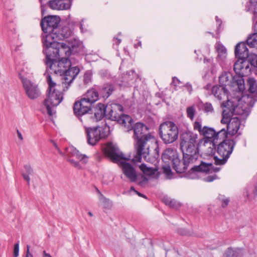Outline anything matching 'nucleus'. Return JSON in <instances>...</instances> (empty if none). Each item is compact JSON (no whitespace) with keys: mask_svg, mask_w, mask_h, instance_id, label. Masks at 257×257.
Returning a JSON list of instances; mask_svg holds the SVG:
<instances>
[{"mask_svg":"<svg viewBox=\"0 0 257 257\" xmlns=\"http://www.w3.org/2000/svg\"><path fill=\"white\" fill-rule=\"evenodd\" d=\"M229 91L224 86L214 85L211 88V94L219 101L228 99Z\"/></svg>","mask_w":257,"mask_h":257,"instance_id":"22","label":"nucleus"},{"mask_svg":"<svg viewBox=\"0 0 257 257\" xmlns=\"http://www.w3.org/2000/svg\"><path fill=\"white\" fill-rule=\"evenodd\" d=\"M94 117L96 121H99L103 118L105 119H110L111 120H115L116 116H112V113H94Z\"/></svg>","mask_w":257,"mask_h":257,"instance_id":"36","label":"nucleus"},{"mask_svg":"<svg viewBox=\"0 0 257 257\" xmlns=\"http://www.w3.org/2000/svg\"><path fill=\"white\" fill-rule=\"evenodd\" d=\"M223 196L221 195H219L217 199L220 202L222 208H225L228 206L230 202V199L228 198H222Z\"/></svg>","mask_w":257,"mask_h":257,"instance_id":"39","label":"nucleus"},{"mask_svg":"<svg viewBox=\"0 0 257 257\" xmlns=\"http://www.w3.org/2000/svg\"><path fill=\"white\" fill-rule=\"evenodd\" d=\"M186 112H195V105H191L187 108Z\"/></svg>","mask_w":257,"mask_h":257,"instance_id":"58","label":"nucleus"},{"mask_svg":"<svg viewBox=\"0 0 257 257\" xmlns=\"http://www.w3.org/2000/svg\"><path fill=\"white\" fill-rule=\"evenodd\" d=\"M180 83V81L176 77H173L172 78V84L174 86H177L178 84H179Z\"/></svg>","mask_w":257,"mask_h":257,"instance_id":"56","label":"nucleus"},{"mask_svg":"<svg viewBox=\"0 0 257 257\" xmlns=\"http://www.w3.org/2000/svg\"><path fill=\"white\" fill-rule=\"evenodd\" d=\"M178 134V126L173 121H166L160 125L159 135L166 144L174 142L177 139Z\"/></svg>","mask_w":257,"mask_h":257,"instance_id":"8","label":"nucleus"},{"mask_svg":"<svg viewBox=\"0 0 257 257\" xmlns=\"http://www.w3.org/2000/svg\"><path fill=\"white\" fill-rule=\"evenodd\" d=\"M220 170V168L219 167H215L213 165V167H211V171L210 173H217L219 172Z\"/></svg>","mask_w":257,"mask_h":257,"instance_id":"59","label":"nucleus"},{"mask_svg":"<svg viewBox=\"0 0 257 257\" xmlns=\"http://www.w3.org/2000/svg\"><path fill=\"white\" fill-rule=\"evenodd\" d=\"M60 22V18L56 16H48L42 19L40 25L42 31L47 34H52L54 37V30L57 28Z\"/></svg>","mask_w":257,"mask_h":257,"instance_id":"11","label":"nucleus"},{"mask_svg":"<svg viewBox=\"0 0 257 257\" xmlns=\"http://www.w3.org/2000/svg\"><path fill=\"white\" fill-rule=\"evenodd\" d=\"M216 50L217 52L219 53H221L223 54L226 53V49L222 45H219L217 47Z\"/></svg>","mask_w":257,"mask_h":257,"instance_id":"55","label":"nucleus"},{"mask_svg":"<svg viewBox=\"0 0 257 257\" xmlns=\"http://www.w3.org/2000/svg\"><path fill=\"white\" fill-rule=\"evenodd\" d=\"M55 74L62 75L69 66H71V61L67 58H61L60 60L57 59L51 63L46 65Z\"/></svg>","mask_w":257,"mask_h":257,"instance_id":"12","label":"nucleus"},{"mask_svg":"<svg viewBox=\"0 0 257 257\" xmlns=\"http://www.w3.org/2000/svg\"><path fill=\"white\" fill-rule=\"evenodd\" d=\"M236 144L234 139H229L228 136L222 135V140L209 147L208 153L213 156L216 165H223L227 162L232 154Z\"/></svg>","mask_w":257,"mask_h":257,"instance_id":"2","label":"nucleus"},{"mask_svg":"<svg viewBox=\"0 0 257 257\" xmlns=\"http://www.w3.org/2000/svg\"><path fill=\"white\" fill-rule=\"evenodd\" d=\"M92 74L89 71H87L85 73L83 77V82L86 84L89 83L91 80Z\"/></svg>","mask_w":257,"mask_h":257,"instance_id":"43","label":"nucleus"},{"mask_svg":"<svg viewBox=\"0 0 257 257\" xmlns=\"http://www.w3.org/2000/svg\"><path fill=\"white\" fill-rule=\"evenodd\" d=\"M104 125V127H100L101 128V130H100L101 131V134L108 133V136L110 134V131H109L110 127L107 124L106 122H105Z\"/></svg>","mask_w":257,"mask_h":257,"instance_id":"48","label":"nucleus"},{"mask_svg":"<svg viewBox=\"0 0 257 257\" xmlns=\"http://www.w3.org/2000/svg\"><path fill=\"white\" fill-rule=\"evenodd\" d=\"M177 233L182 235V236H186L188 235L189 234V231L184 228H179L177 230Z\"/></svg>","mask_w":257,"mask_h":257,"instance_id":"53","label":"nucleus"},{"mask_svg":"<svg viewBox=\"0 0 257 257\" xmlns=\"http://www.w3.org/2000/svg\"><path fill=\"white\" fill-rule=\"evenodd\" d=\"M100 97L106 99L115 90V85L111 83H105L102 85H97Z\"/></svg>","mask_w":257,"mask_h":257,"instance_id":"20","label":"nucleus"},{"mask_svg":"<svg viewBox=\"0 0 257 257\" xmlns=\"http://www.w3.org/2000/svg\"><path fill=\"white\" fill-rule=\"evenodd\" d=\"M71 31L68 27L64 26L62 28L61 34L64 37H68L71 35Z\"/></svg>","mask_w":257,"mask_h":257,"instance_id":"45","label":"nucleus"},{"mask_svg":"<svg viewBox=\"0 0 257 257\" xmlns=\"http://www.w3.org/2000/svg\"><path fill=\"white\" fill-rule=\"evenodd\" d=\"M155 146L153 153L148 151L146 155L144 156L145 160L152 164L158 163L160 160V148L158 141H156Z\"/></svg>","mask_w":257,"mask_h":257,"instance_id":"24","label":"nucleus"},{"mask_svg":"<svg viewBox=\"0 0 257 257\" xmlns=\"http://www.w3.org/2000/svg\"><path fill=\"white\" fill-rule=\"evenodd\" d=\"M100 95L97 89V85H94V87L88 89L84 94V98L87 100H89L92 105L99 99Z\"/></svg>","mask_w":257,"mask_h":257,"instance_id":"26","label":"nucleus"},{"mask_svg":"<svg viewBox=\"0 0 257 257\" xmlns=\"http://www.w3.org/2000/svg\"><path fill=\"white\" fill-rule=\"evenodd\" d=\"M107 107L108 112H116L117 111H123V106L122 105L115 102L108 103Z\"/></svg>","mask_w":257,"mask_h":257,"instance_id":"34","label":"nucleus"},{"mask_svg":"<svg viewBox=\"0 0 257 257\" xmlns=\"http://www.w3.org/2000/svg\"><path fill=\"white\" fill-rule=\"evenodd\" d=\"M172 165L164 164L163 163L162 169L163 171V173L166 174L167 176H171L173 174L171 170Z\"/></svg>","mask_w":257,"mask_h":257,"instance_id":"40","label":"nucleus"},{"mask_svg":"<svg viewBox=\"0 0 257 257\" xmlns=\"http://www.w3.org/2000/svg\"><path fill=\"white\" fill-rule=\"evenodd\" d=\"M68 161L71 164H72L74 167H75L78 169H81L82 168L79 162L75 161L73 159H69Z\"/></svg>","mask_w":257,"mask_h":257,"instance_id":"52","label":"nucleus"},{"mask_svg":"<svg viewBox=\"0 0 257 257\" xmlns=\"http://www.w3.org/2000/svg\"><path fill=\"white\" fill-rule=\"evenodd\" d=\"M99 126L93 127L86 128L87 143L91 146H95L101 139H105L108 137V133L101 134Z\"/></svg>","mask_w":257,"mask_h":257,"instance_id":"14","label":"nucleus"},{"mask_svg":"<svg viewBox=\"0 0 257 257\" xmlns=\"http://www.w3.org/2000/svg\"><path fill=\"white\" fill-rule=\"evenodd\" d=\"M250 65L247 59H238L234 64L233 69L236 74L242 76L247 75L251 71Z\"/></svg>","mask_w":257,"mask_h":257,"instance_id":"17","label":"nucleus"},{"mask_svg":"<svg viewBox=\"0 0 257 257\" xmlns=\"http://www.w3.org/2000/svg\"><path fill=\"white\" fill-rule=\"evenodd\" d=\"M134 47L138 49L139 47H142V43L141 41L137 42V43L134 44Z\"/></svg>","mask_w":257,"mask_h":257,"instance_id":"62","label":"nucleus"},{"mask_svg":"<svg viewBox=\"0 0 257 257\" xmlns=\"http://www.w3.org/2000/svg\"><path fill=\"white\" fill-rule=\"evenodd\" d=\"M195 106L199 111L203 110L206 112H212L213 111V107L211 103L206 102L204 103L201 100H198L195 103Z\"/></svg>","mask_w":257,"mask_h":257,"instance_id":"31","label":"nucleus"},{"mask_svg":"<svg viewBox=\"0 0 257 257\" xmlns=\"http://www.w3.org/2000/svg\"><path fill=\"white\" fill-rule=\"evenodd\" d=\"M221 123L227 124V129H221L222 135L233 137L237 133L241 122H245L249 113H221Z\"/></svg>","mask_w":257,"mask_h":257,"instance_id":"6","label":"nucleus"},{"mask_svg":"<svg viewBox=\"0 0 257 257\" xmlns=\"http://www.w3.org/2000/svg\"><path fill=\"white\" fill-rule=\"evenodd\" d=\"M250 3L255 7L257 8V0H250Z\"/></svg>","mask_w":257,"mask_h":257,"instance_id":"64","label":"nucleus"},{"mask_svg":"<svg viewBox=\"0 0 257 257\" xmlns=\"http://www.w3.org/2000/svg\"><path fill=\"white\" fill-rule=\"evenodd\" d=\"M103 203L104 204L103 207L104 208L110 209L111 208L112 204L110 202L109 199L106 198H104L103 199Z\"/></svg>","mask_w":257,"mask_h":257,"instance_id":"49","label":"nucleus"},{"mask_svg":"<svg viewBox=\"0 0 257 257\" xmlns=\"http://www.w3.org/2000/svg\"><path fill=\"white\" fill-rule=\"evenodd\" d=\"M43 52L45 54V64L47 65L59 59V47L57 42L52 34H47L42 39Z\"/></svg>","mask_w":257,"mask_h":257,"instance_id":"7","label":"nucleus"},{"mask_svg":"<svg viewBox=\"0 0 257 257\" xmlns=\"http://www.w3.org/2000/svg\"><path fill=\"white\" fill-rule=\"evenodd\" d=\"M139 168L143 172V174L150 176L154 175L158 170V168L148 167L145 163L140 165Z\"/></svg>","mask_w":257,"mask_h":257,"instance_id":"32","label":"nucleus"},{"mask_svg":"<svg viewBox=\"0 0 257 257\" xmlns=\"http://www.w3.org/2000/svg\"><path fill=\"white\" fill-rule=\"evenodd\" d=\"M194 128L195 130H197L199 132L200 134L202 132V130H203V128H202L201 124L199 121H195L194 124Z\"/></svg>","mask_w":257,"mask_h":257,"instance_id":"51","label":"nucleus"},{"mask_svg":"<svg viewBox=\"0 0 257 257\" xmlns=\"http://www.w3.org/2000/svg\"><path fill=\"white\" fill-rule=\"evenodd\" d=\"M229 91L224 86L214 85L211 88V94L219 101L228 99Z\"/></svg>","mask_w":257,"mask_h":257,"instance_id":"23","label":"nucleus"},{"mask_svg":"<svg viewBox=\"0 0 257 257\" xmlns=\"http://www.w3.org/2000/svg\"><path fill=\"white\" fill-rule=\"evenodd\" d=\"M92 105L84 97L76 100L73 104V112H89Z\"/></svg>","mask_w":257,"mask_h":257,"instance_id":"19","label":"nucleus"},{"mask_svg":"<svg viewBox=\"0 0 257 257\" xmlns=\"http://www.w3.org/2000/svg\"><path fill=\"white\" fill-rule=\"evenodd\" d=\"M30 246L29 245H27L26 257H33V255L30 253Z\"/></svg>","mask_w":257,"mask_h":257,"instance_id":"57","label":"nucleus"},{"mask_svg":"<svg viewBox=\"0 0 257 257\" xmlns=\"http://www.w3.org/2000/svg\"><path fill=\"white\" fill-rule=\"evenodd\" d=\"M134 138L137 141V144H140V142H144L146 145V142L152 138L153 136L149 131V127L143 122H137L134 127Z\"/></svg>","mask_w":257,"mask_h":257,"instance_id":"10","label":"nucleus"},{"mask_svg":"<svg viewBox=\"0 0 257 257\" xmlns=\"http://www.w3.org/2000/svg\"><path fill=\"white\" fill-rule=\"evenodd\" d=\"M198 135L189 131L182 132L180 135V147L185 158L193 163L198 159L199 147L201 145L197 143Z\"/></svg>","mask_w":257,"mask_h":257,"instance_id":"3","label":"nucleus"},{"mask_svg":"<svg viewBox=\"0 0 257 257\" xmlns=\"http://www.w3.org/2000/svg\"><path fill=\"white\" fill-rule=\"evenodd\" d=\"M161 201L170 208L176 210H179L182 206V203L178 202L175 199H171L167 196H164L161 199Z\"/></svg>","mask_w":257,"mask_h":257,"instance_id":"27","label":"nucleus"},{"mask_svg":"<svg viewBox=\"0 0 257 257\" xmlns=\"http://www.w3.org/2000/svg\"><path fill=\"white\" fill-rule=\"evenodd\" d=\"M200 135L204 137L199 140V145L203 143V145H205L206 144L210 143L212 146H214L215 144L218 143V141L220 140L219 135H222V133L221 130L216 132L213 127L204 126Z\"/></svg>","mask_w":257,"mask_h":257,"instance_id":"9","label":"nucleus"},{"mask_svg":"<svg viewBox=\"0 0 257 257\" xmlns=\"http://www.w3.org/2000/svg\"><path fill=\"white\" fill-rule=\"evenodd\" d=\"M239 253L233 251L232 247H229L227 248V252L224 257H239Z\"/></svg>","mask_w":257,"mask_h":257,"instance_id":"41","label":"nucleus"},{"mask_svg":"<svg viewBox=\"0 0 257 257\" xmlns=\"http://www.w3.org/2000/svg\"><path fill=\"white\" fill-rule=\"evenodd\" d=\"M102 151L106 158L111 162L118 165L121 168L123 174L128 179L130 182H137L138 174L133 165L126 162L130 160L129 158L125 157L122 152H117L116 148L111 142L107 143L105 147L102 148Z\"/></svg>","mask_w":257,"mask_h":257,"instance_id":"1","label":"nucleus"},{"mask_svg":"<svg viewBox=\"0 0 257 257\" xmlns=\"http://www.w3.org/2000/svg\"><path fill=\"white\" fill-rule=\"evenodd\" d=\"M19 76L28 97L31 99H34L39 97L41 95V91L38 85L28 80L22 76L21 74H20Z\"/></svg>","mask_w":257,"mask_h":257,"instance_id":"13","label":"nucleus"},{"mask_svg":"<svg viewBox=\"0 0 257 257\" xmlns=\"http://www.w3.org/2000/svg\"><path fill=\"white\" fill-rule=\"evenodd\" d=\"M247 44L250 48H255L257 49V33H253L249 35L246 40Z\"/></svg>","mask_w":257,"mask_h":257,"instance_id":"35","label":"nucleus"},{"mask_svg":"<svg viewBox=\"0 0 257 257\" xmlns=\"http://www.w3.org/2000/svg\"><path fill=\"white\" fill-rule=\"evenodd\" d=\"M115 120H117L118 123L125 127L127 125L128 127L129 125H133L134 123L132 118L129 115L125 113H121L120 115L117 118H116Z\"/></svg>","mask_w":257,"mask_h":257,"instance_id":"30","label":"nucleus"},{"mask_svg":"<svg viewBox=\"0 0 257 257\" xmlns=\"http://www.w3.org/2000/svg\"><path fill=\"white\" fill-rule=\"evenodd\" d=\"M237 106L236 103L227 99V100L221 103L220 107L222 108V112H235Z\"/></svg>","mask_w":257,"mask_h":257,"instance_id":"29","label":"nucleus"},{"mask_svg":"<svg viewBox=\"0 0 257 257\" xmlns=\"http://www.w3.org/2000/svg\"><path fill=\"white\" fill-rule=\"evenodd\" d=\"M235 56L238 59H247L249 56V52L245 42L238 43L235 48Z\"/></svg>","mask_w":257,"mask_h":257,"instance_id":"25","label":"nucleus"},{"mask_svg":"<svg viewBox=\"0 0 257 257\" xmlns=\"http://www.w3.org/2000/svg\"><path fill=\"white\" fill-rule=\"evenodd\" d=\"M161 159L163 164L172 165L177 174L185 173L189 164L192 163L187 158H185L184 155L181 159L177 150L172 148H166L163 151Z\"/></svg>","mask_w":257,"mask_h":257,"instance_id":"5","label":"nucleus"},{"mask_svg":"<svg viewBox=\"0 0 257 257\" xmlns=\"http://www.w3.org/2000/svg\"><path fill=\"white\" fill-rule=\"evenodd\" d=\"M48 6L52 10H68L71 7L70 0H50L48 2Z\"/></svg>","mask_w":257,"mask_h":257,"instance_id":"21","label":"nucleus"},{"mask_svg":"<svg viewBox=\"0 0 257 257\" xmlns=\"http://www.w3.org/2000/svg\"><path fill=\"white\" fill-rule=\"evenodd\" d=\"M46 79L48 84V98L44 100L43 105L46 108L47 112H52V108L62 101L63 92L67 89L62 84H57L53 81L49 74L47 75Z\"/></svg>","mask_w":257,"mask_h":257,"instance_id":"4","label":"nucleus"},{"mask_svg":"<svg viewBox=\"0 0 257 257\" xmlns=\"http://www.w3.org/2000/svg\"><path fill=\"white\" fill-rule=\"evenodd\" d=\"M57 45L59 47V59L61 58H67L71 55L72 53H78L81 50V45H72L71 47L63 43L57 42Z\"/></svg>","mask_w":257,"mask_h":257,"instance_id":"16","label":"nucleus"},{"mask_svg":"<svg viewBox=\"0 0 257 257\" xmlns=\"http://www.w3.org/2000/svg\"><path fill=\"white\" fill-rule=\"evenodd\" d=\"M217 178V176L216 174L213 175H209L204 178V180L207 182H210Z\"/></svg>","mask_w":257,"mask_h":257,"instance_id":"54","label":"nucleus"},{"mask_svg":"<svg viewBox=\"0 0 257 257\" xmlns=\"http://www.w3.org/2000/svg\"><path fill=\"white\" fill-rule=\"evenodd\" d=\"M25 172H23L22 173L23 178L27 182L28 185L30 184V178L29 175L33 173V170L29 165H25L24 166Z\"/></svg>","mask_w":257,"mask_h":257,"instance_id":"37","label":"nucleus"},{"mask_svg":"<svg viewBox=\"0 0 257 257\" xmlns=\"http://www.w3.org/2000/svg\"><path fill=\"white\" fill-rule=\"evenodd\" d=\"M113 41L114 42L115 44L116 45H119V44L121 43V40L120 39L117 38V37H114L113 38Z\"/></svg>","mask_w":257,"mask_h":257,"instance_id":"60","label":"nucleus"},{"mask_svg":"<svg viewBox=\"0 0 257 257\" xmlns=\"http://www.w3.org/2000/svg\"><path fill=\"white\" fill-rule=\"evenodd\" d=\"M39 2L41 3V12L42 14H44L45 11V8L46 6V5H48V0H39Z\"/></svg>","mask_w":257,"mask_h":257,"instance_id":"50","label":"nucleus"},{"mask_svg":"<svg viewBox=\"0 0 257 257\" xmlns=\"http://www.w3.org/2000/svg\"><path fill=\"white\" fill-rule=\"evenodd\" d=\"M102 157L103 156L99 153H97L95 154V158L98 162H100L101 161Z\"/></svg>","mask_w":257,"mask_h":257,"instance_id":"61","label":"nucleus"},{"mask_svg":"<svg viewBox=\"0 0 257 257\" xmlns=\"http://www.w3.org/2000/svg\"><path fill=\"white\" fill-rule=\"evenodd\" d=\"M19 254V241L18 240L17 242H16L14 246V252H13V256L14 257H18Z\"/></svg>","mask_w":257,"mask_h":257,"instance_id":"47","label":"nucleus"},{"mask_svg":"<svg viewBox=\"0 0 257 257\" xmlns=\"http://www.w3.org/2000/svg\"><path fill=\"white\" fill-rule=\"evenodd\" d=\"M135 102L133 99L124 100L122 106L123 110L132 111L135 108Z\"/></svg>","mask_w":257,"mask_h":257,"instance_id":"38","label":"nucleus"},{"mask_svg":"<svg viewBox=\"0 0 257 257\" xmlns=\"http://www.w3.org/2000/svg\"><path fill=\"white\" fill-rule=\"evenodd\" d=\"M228 81L227 77L226 75H222L219 77V86H224L226 87V82Z\"/></svg>","mask_w":257,"mask_h":257,"instance_id":"46","label":"nucleus"},{"mask_svg":"<svg viewBox=\"0 0 257 257\" xmlns=\"http://www.w3.org/2000/svg\"><path fill=\"white\" fill-rule=\"evenodd\" d=\"M79 72V68L77 66L71 67L70 66L66 70L63 74L64 77L62 82V84L63 85H65L66 89H68V87L70 86L76 76L78 74Z\"/></svg>","mask_w":257,"mask_h":257,"instance_id":"18","label":"nucleus"},{"mask_svg":"<svg viewBox=\"0 0 257 257\" xmlns=\"http://www.w3.org/2000/svg\"><path fill=\"white\" fill-rule=\"evenodd\" d=\"M70 149V153L72 156H75L77 159L79 160V161L82 162V163L83 164H85L87 163L88 157L86 155L80 154L79 151L73 147L71 148Z\"/></svg>","mask_w":257,"mask_h":257,"instance_id":"33","label":"nucleus"},{"mask_svg":"<svg viewBox=\"0 0 257 257\" xmlns=\"http://www.w3.org/2000/svg\"><path fill=\"white\" fill-rule=\"evenodd\" d=\"M211 167H213L212 163H206L201 161L199 165L194 166L188 172H186L185 177L193 179L194 178L193 175L196 173L210 174Z\"/></svg>","mask_w":257,"mask_h":257,"instance_id":"15","label":"nucleus"},{"mask_svg":"<svg viewBox=\"0 0 257 257\" xmlns=\"http://www.w3.org/2000/svg\"><path fill=\"white\" fill-rule=\"evenodd\" d=\"M95 108L100 112H106V110L108 111L107 104L105 105L102 103H98L96 104Z\"/></svg>","mask_w":257,"mask_h":257,"instance_id":"42","label":"nucleus"},{"mask_svg":"<svg viewBox=\"0 0 257 257\" xmlns=\"http://www.w3.org/2000/svg\"><path fill=\"white\" fill-rule=\"evenodd\" d=\"M43 257H52L51 254L49 253H47L46 250H43Z\"/></svg>","mask_w":257,"mask_h":257,"instance_id":"63","label":"nucleus"},{"mask_svg":"<svg viewBox=\"0 0 257 257\" xmlns=\"http://www.w3.org/2000/svg\"><path fill=\"white\" fill-rule=\"evenodd\" d=\"M137 146L136 155L135 156L134 158L131 160V162L133 164H135L136 162H141L142 160V156L146 155V153L144 152L145 147L144 143L140 141V144H137Z\"/></svg>","mask_w":257,"mask_h":257,"instance_id":"28","label":"nucleus"},{"mask_svg":"<svg viewBox=\"0 0 257 257\" xmlns=\"http://www.w3.org/2000/svg\"><path fill=\"white\" fill-rule=\"evenodd\" d=\"M146 175L140 174L141 177V180L137 182V184L141 187L143 186V185L149 181V179L145 176ZM139 175H138V176Z\"/></svg>","mask_w":257,"mask_h":257,"instance_id":"44","label":"nucleus"}]
</instances>
